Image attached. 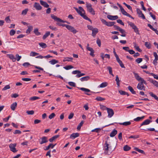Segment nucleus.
<instances>
[{
	"label": "nucleus",
	"mask_w": 158,
	"mask_h": 158,
	"mask_svg": "<svg viewBox=\"0 0 158 158\" xmlns=\"http://www.w3.org/2000/svg\"><path fill=\"white\" fill-rule=\"evenodd\" d=\"M28 29L26 31V33L27 34L30 33L31 32L32 30L33 27L32 26H29L27 27Z\"/></svg>",
	"instance_id": "6ab92c4d"
},
{
	"label": "nucleus",
	"mask_w": 158,
	"mask_h": 158,
	"mask_svg": "<svg viewBox=\"0 0 158 158\" xmlns=\"http://www.w3.org/2000/svg\"><path fill=\"white\" fill-rule=\"evenodd\" d=\"M133 44H134V47L135 49L139 52H141L142 50L139 48V47L137 45L136 43H134Z\"/></svg>",
	"instance_id": "2f4dec72"
},
{
	"label": "nucleus",
	"mask_w": 158,
	"mask_h": 158,
	"mask_svg": "<svg viewBox=\"0 0 158 158\" xmlns=\"http://www.w3.org/2000/svg\"><path fill=\"white\" fill-rule=\"evenodd\" d=\"M51 18L54 20L55 21H56L57 22V23H56V24L59 26H62V24L63 23H64V22H67L66 21H64L62 19H61L57 17V16L54 15L53 14H51Z\"/></svg>",
	"instance_id": "f03ea898"
},
{
	"label": "nucleus",
	"mask_w": 158,
	"mask_h": 158,
	"mask_svg": "<svg viewBox=\"0 0 158 158\" xmlns=\"http://www.w3.org/2000/svg\"><path fill=\"white\" fill-rule=\"evenodd\" d=\"M150 74L153 76L154 77V78L157 80H158V75H156L154 74L153 73H150Z\"/></svg>",
	"instance_id": "052dcab7"
},
{
	"label": "nucleus",
	"mask_w": 158,
	"mask_h": 158,
	"mask_svg": "<svg viewBox=\"0 0 158 158\" xmlns=\"http://www.w3.org/2000/svg\"><path fill=\"white\" fill-rule=\"evenodd\" d=\"M107 69H108L109 73L112 76H114V74L112 73V68L110 66H108Z\"/></svg>",
	"instance_id": "72a5a7b5"
},
{
	"label": "nucleus",
	"mask_w": 158,
	"mask_h": 158,
	"mask_svg": "<svg viewBox=\"0 0 158 158\" xmlns=\"http://www.w3.org/2000/svg\"><path fill=\"white\" fill-rule=\"evenodd\" d=\"M107 18L111 20H115L118 18V16L117 15L112 16L111 15H107Z\"/></svg>",
	"instance_id": "f3484780"
},
{
	"label": "nucleus",
	"mask_w": 158,
	"mask_h": 158,
	"mask_svg": "<svg viewBox=\"0 0 158 158\" xmlns=\"http://www.w3.org/2000/svg\"><path fill=\"white\" fill-rule=\"evenodd\" d=\"M149 94L152 97H153L156 100H157L158 101V97L157 96L154 94L152 92H150L149 93Z\"/></svg>",
	"instance_id": "473e14b6"
},
{
	"label": "nucleus",
	"mask_w": 158,
	"mask_h": 158,
	"mask_svg": "<svg viewBox=\"0 0 158 158\" xmlns=\"http://www.w3.org/2000/svg\"><path fill=\"white\" fill-rule=\"evenodd\" d=\"M39 54L38 53L31 51L30 54V56H36L38 55Z\"/></svg>",
	"instance_id": "c9c22d12"
},
{
	"label": "nucleus",
	"mask_w": 158,
	"mask_h": 158,
	"mask_svg": "<svg viewBox=\"0 0 158 158\" xmlns=\"http://www.w3.org/2000/svg\"><path fill=\"white\" fill-rule=\"evenodd\" d=\"M90 79V77L89 76L82 77L80 79V80L82 81H87Z\"/></svg>",
	"instance_id": "393cba45"
},
{
	"label": "nucleus",
	"mask_w": 158,
	"mask_h": 158,
	"mask_svg": "<svg viewBox=\"0 0 158 158\" xmlns=\"http://www.w3.org/2000/svg\"><path fill=\"white\" fill-rule=\"evenodd\" d=\"M34 7L37 10H40L42 9V7L40 5L39 3L35 2L34 5Z\"/></svg>",
	"instance_id": "4468645a"
},
{
	"label": "nucleus",
	"mask_w": 158,
	"mask_h": 158,
	"mask_svg": "<svg viewBox=\"0 0 158 158\" xmlns=\"http://www.w3.org/2000/svg\"><path fill=\"white\" fill-rule=\"evenodd\" d=\"M10 87L9 85H6L4 88L2 89V90L4 91L7 89H9L10 88Z\"/></svg>",
	"instance_id": "8fccbe9b"
},
{
	"label": "nucleus",
	"mask_w": 158,
	"mask_h": 158,
	"mask_svg": "<svg viewBox=\"0 0 158 158\" xmlns=\"http://www.w3.org/2000/svg\"><path fill=\"white\" fill-rule=\"evenodd\" d=\"M139 138V136L138 135H131L129 137V139L133 138L134 139L138 138Z\"/></svg>",
	"instance_id": "0e129e2a"
},
{
	"label": "nucleus",
	"mask_w": 158,
	"mask_h": 158,
	"mask_svg": "<svg viewBox=\"0 0 158 158\" xmlns=\"http://www.w3.org/2000/svg\"><path fill=\"white\" fill-rule=\"evenodd\" d=\"M110 145L108 143L107 141H105L103 148V150H104V154L105 155L108 154L109 149L110 148Z\"/></svg>",
	"instance_id": "7ed1b4c3"
},
{
	"label": "nucleus",
	"mask_w": 158,
	"mask_h": 158,
	"mask_svg": "<svg viewBox=\"0 0 158 158\" xmlns=\"http://www.w3.org/2000/svg\"><path fill=\"white\" fill-rule=\"evenodd\" d=\"M74 8L77 13L84 19L88 20L90 22H91V20L86 15H85V11L82 7L79 6L78 9L76 7H74Z\"/></svg>",
	"instance_id": "f257e3e1"
},
{
	"label": "nucleus",
	"mask_w": 158,
	"mask_h": 158,
	"mask_svg": "<svg viewBox=\"0 0 158 158\" xmlns=\"http://www.w3.org/2000/svg\"><path fill=\"white\" fill-rule=\"evenodd\" d=\"M16 146V144L11 143L10 144L9 147L10 149V150L13 152L15 153L17 152V150L15 148V147Z\"/></svg>",
	"instance_id": "1a4fd4ad"
},
{
	"label": "nucleus",
	"mask_w": 158,
	"mask_h": 158,
	"mask_svg": "<svg viewBox=\"0 0 158 158\" xmlns=\"http://www.w3.org/2000/svg\"><path fill=\"white\" fill-rule=\"evenodd\" d=\"M28 9H26L25 10H23L21 14L22 15H25L27 13V12L28 11Z\"/></svg>",
	"instance_id": "09e8293b"
},
{
	"label": "nucleus",
	"mask_w": 158,
	"mask_h": 158,
	"mask_svg": "<svg viewBox=\"0 0 158 158\" xmlns=\"http://www.w3.org/2000/svg\"><path fill=\"white\" fill-rule=\"evenodd\" d=\"M142 58H138L135 60V61L138 64L140 63L142 61Z\"/></svg>",
	"instance_id": "13d9d810"
},
{
	"label": "nucleus",
	"mask_w": 158,
	"mask_h": 158,
	"mask_svg": "<svg viewBox=\"0 0 158 158\" xmlns=\"http://www.w3.org/2000/svg\"><path fill=\"white\" fill-rule=\"evenodd\" d=\"M144 116H143L141 117H137V118L134 119V120L135 121H139L143 119L144 118Z\"/></svg>",
	"instance_id": "4c0bfd02"
},
{
	"label": "nucleus",
	"mask_w": 158,
	"mask_h": 158,
	"mask_svg": "<svg viewBox=\"0 0 158 158\" xmlns=\"http://www.w3.org/2000/svg\"><path fill=\"white\" fill-rule=\"evenodd\" d=\"M128 89H129V90H130V91L133 94H136V92L134 90L132 87L130 86H129L128 87Z\"/></svg>",
	"instance_id": "cd10ccee"
},
{
	"label": "nucleus",
	"mask_w": 158,
	"mask_h": 158,
	"mask_svg": "<svg viewBox=\"0 0 158 158\" xmlns=\"http://www.w3.org/2000/svg\"><path fill=\"white\" fill-rule=\"evenodd\" d=\"M52 144L50 143V144L48 146L46 147L45 149H44L45 150H48L50 148H51L52 146Z\"/></svg>",
	"instance_id": "338daca9"
},
{
	"label": "nucleus",
	"mask_w": 158,
	"mask_h": 158,
	"mask_svg": "<svg viewBox=\"0 0 158 158\" xmlns=\"http://www.w3.org/2000/svg\"><path fill=\"white\" fill-rule=\"evenodd\" d=\"M102 23L109 27H111L113 26L114 24L115 23L114 22H107L106 20L103 19H101Z\"/></svg>",
	"instance_id": "0eeeda50"
},
{
	"label": "nucleus",
	"mask_w": 158,
	"mask_h": 158,
	"mask_svg": "<svg viewBox=\"0 0 158 158\" xmlns=\"http://www.w3.org/2000/svg\"><path fill=\"white\" fill-rule=\"evenodd\" d=\"M49 62L52 64H54L58 63V61L55 59H53L49 61Z\"/></svg>",
	"instance_id": "37998d69"
},
{
	"label": "nucleus",
	"mask_w": 158,
	"mask_h": 158,
	"mask_svg": "<svg viewBox=\"0 0 158 158\" xmlns=\"http://www.w3.org/2000/svg\"><path fill=\"white\" fill-rule=\"evenodd\" d=\"M134 75L135 78L138 81H142L145 82V81L140 77L137 73L134 72L133 73Z\"/></svg>",
	"instance_id": "9d476101"
},
{
	"label": "nucleus",
	"mask_w": 158,
	"mask_h": 158,
	"mask_svg": "<svg viewBox=\"0 0 158 158\" xmlns=\"http://www.w3.org/2000/svg\"><path fill=\"white\" fill-rule=\"evenodd\" d=\"M96 100L98 101H101L105 100V99L100 97H98L96 98Z\"/></svg>",
	"instance_id": "3c124183"
},
{
	"label": "nucleus",
	"mask_w": 158,
	"mask_h": 158,
	"mask_svg": "<svg viewBox=\"0 0 158 158\" xmlns=\"http://www.w3.org/2000/svg\"><path fill=\"white\" fill-rule=\"evenodd\" d=\"M117 133V131L115 130L114 129L110 133V136L111 137H114Z\"/></svg>",
	"instance_id": "b1692460"
},
{
	"label": "nucleus",
	"mask_w": 158,
	"mask_h": 158,
	"mask_svg": "<svg viewBox=\"0 0 158 158\" xmlns=\"http://www.w3.org/2000/svg\"><path fill=\"white\" fill-rule=\"evenodd\" d=\"M123 148L124 151H128L131 149V147L127 145H126Z\"/></svg>",
	"instance_id": "c03bdc74"
},
{
	"label": "nucleus",
	"mask_w": 158,
	"mask_h": 158,
	"mask_svg": "<svg viewBox=\"0 0 158 158\" xmlns=\"http://www.w3.org/2000/svg\"><path fill=\"white\" fill-rule=\"evenodd\" d=\"M70 31L72 32L73 34H75L78 32V31L74 27L70 26Z\"/></svg>",
	"instance_id": "5701e85b"
},
{
	"label": "nucleus",
	"mask_w": 158,
	"mask_h": 158,
	"mask_svg": "<svg viewBox=\"0 0 158 158\" xmlns=\"http://www.w3.org/2000/svg\"><path fill=\"white\" fill-rule=\"evenodd\" d=\"M100 106L101 109L103 110H107V108H107L103 105H100Z\"/></svg>",
	"instance_id": "603ef678"
},
{
	"label": "nucleus",
	"mask_w": 158,
	"mask_h": 158,
	"mask_svg": "<svg viewBox=\"0 0 158 158\" xmlns=\"http://www.w3.org/2000/svg\"><path fill=\"white\" fill-rule=\"evenodd\" d=\"M15 56L16 57V60H17L18 61H19L21 58V56H19L18 54H16L15 55Z\"/></svg>",
	"instance_id": "680f3d73"
},
{
	"label": "nucleus",
	"mask_w": 158,
	"mask_h": 158,
	"mask_svg": "<svg viewBox=\"0 0 158 158\" xmlns=\"http://www.w3.org/2000/svg\"><path fill=\"white\" fill-rule=\"evenodd\" d=\"M79 73H80V71L78 70L73 71L72 72V73L73 74H78Z\"/></svg>",
	"instance_id": "e2e57ef3"
},
{
	"label": "nucleus",
	"mask_w": 158,
	"mask_h": 158,
	"mask_svg": "<svg viewBox=\"0 0 158 158\" xmlns=\"http://www.w3.org/2000/svg\"><path fill=\"white\" fill-rule=\"evenodd\" d=\"M7 56H8L10 59L12 60L13 62H15L16 60V59L15 57L12 54H7Z\"/></svg>",
	"instance_id": "4be33fe9"
},
{
	"label": "nucleus",
	"mask_w": 158,
	"mask_h": 158,
	"mask_svg": "<svg viewBox=\"0 0 158 158\" xmlns=\"http://www.w3.org/2000/svg\"><path fill=\"white\" fill-rule=\"evenodd\" d=\"M40 4L45 7L48 8L49 6V5L45 2L40 0Z\"/></svg>",
	"instance_id": "dca6fc26"
},
{
	"label": "nucleus",
	"mask_w": 158,
	"mask_h": 158,
	"mask_svg": "<svg viewBox=\"0 0 158 158\" xmlns=\"http://www.w3.org/2000/svg\"><path fill=\"white\" fill-rule=\"evenodd\" d=\"M153 55L155 57V59L153 63L154 65H156L157 63V61L158 60V56L156 52H153Z\"/></svg>",
	"instance_id": "f8f14e48"
},
{
	"label": "nucleus",
	"mask_w": 158,
	"mask_h": 158,
	"mask_svg": "<svg viewBox=\"0 0 158 158\" xmlns=\"http://www.w3.org/2000/svg\"><path fill=\"white\" fill-rule=\"evenodd\" d=\"M5 20L7 23H10V17L9 16L6 17L5 18Z\"/></svg>",
	"instance_id": "864d4df0"
},
{
	"label": "nucleus",
	"mask_w": 158,
	"mask_h": 158,
	"mask_svg": "<svg viewBox=\"0 0 158 158\" xmlns=\"http://www.w3.org/2000/svg\"><path fill=\"white\" fill-rule=\"evenodd\" d=\"M39 45L42 48H44L47 47L46 44L44 43H39Z\"/></svg>",
	"instance_id": "f704fd0d"
},
{
	"label": "nucleus",
	"mask_w": 158,
	"mask_h": 158,
	"mask_svg": "<svg viewBox=\"0 0 158 158\" xmlns=\"http://www.w3.org/2000/svg\"><path fill=\"white\" fill-rule=\"evenodd\" d=\"M15 31L14 29L11 30L10 32V35L12 36L15 35Z\"/></svg>",
	"instance_id": "6e6d98bb"
},
{
	"label": "nucleus",
	"mask_w": 158,
	"mask_h": 158,
	"mask_svg": "<svg viewBox=\"0 0 158 158\" xmlns=\"http://www.w3.org/2000/svg\"><path fill=\"white\" fill-rule=\"evenodd\" d=\"M128 24L132 27L134 30V31L137 34L139 35V33L138 28L133 23L131 22H128Z\"/></svg>",
	"instance_id": "20e7f679"
},
{
	"label": "nucleus",
	"mask_w": 158,
	"mask_h": 158,
	"mask_svg": "<svg viewBox=\"0 0 158 158\" xmlns=\"http://www.w3.org/2000/svg\"><path fill=\"white\" fill-rule=\"evenodd\" d=\"M84 123V121H81L78 125L77 129L78 130H80L81 127L82 126L83 124Z\"/></svg>",
	"instance_id": "ea45409f"
},
{
	"label": "nucleus",
	"mask_w": 158,
	"mask_h": 158,
	"mask_svg": "<svg viewBox=\"0 0 158 158\" xmlns=\"http://www.w3.org/2000/svg\"><path fill=\"white\" fill-rule=\"evenodd\" d=\"M115 81L116 82V84L117 85L118 87H119L120 86V81L119 80L118 77V75H117L116 77Z\"/></svg>",
	"instance_id": "e433bc0d"
},
{
	"label": "nucleus",
	"mask_w": 158,
	"mask_h": 158,
	"mask_svg": "<svg viewBox=\"0 0 158 158\" xmlns=\"http://www.w3.org/2000/svg\"><path fill=\"white\" fill-rule=\"evenodd\" d=\"M86 7L88 11L93 15L95 14V11L92 7V5L90 4L86 3Z\"/></svg>",
	"instance_id": "39448f33"
},
{
	"label": "nucleus",
	"mask_w": 158,
	"mask_h": 158,
	"mask_svg": "<svg viewBox=\"0 0 158 158\" xmlns=\"http://www.w3.org/2000/svg\"><path fill=\"white\" fill-rule=\"evenodd\" d=\"M34 33L36 35H40L41 33L38 31V29L37 28H35L34 29Z\"/></svg>",
	"instance_id": "c756f323"
},
{
	"label": "nucleus",
	"mask_w": 158,
	"mask_h": 158,
	"mask_svg": "<svg viewBox=\"0 0 158 158\" xmlns=\"http://www.w3.org/2000/svg\"><path fill=\"white\" fill-rule=\"evenodd\" d=\"M145 45L148 49H150L151 48V45L150 43L148 42H145Z\"/></svg>",
	"instance_id": "49530a36"
},
{
	"label": "nucleus",
	"mask_w": 158,
	"mask_h": 158,
	"mask_svg": "<svg viewBox=\"0 0 158 158\" xmlns=\"http://www.w3.org/2000/svg\"><path fill=\"white\" fill-rule=\"evenodd\" d=\"M152 121L150 120L147 119L144 121L141 124V126L144 125L149 124Z\"/></svg>",
	"instance_id": "a211bd4d"
},
{
	"label": "nucleus",
	"mask_w": 158,
	"mask_h": 158,
	"mask_svg": "<svg viewBox=\"0 0 158 158\" xmlns=\"http://www.w3.org/2000/svg\"><path fill=\"white\" fill-rule=\"evenodd\" d=\"M17 106V103L16 102H15L11 104L10 106L11 109L13 111H14L15 108Z\"/></svg>",
	"instance_id": "412c9836"
},
{
	"label": "nucleus",
	"mask_w": 158,
	"mask_h": 158,
	"mask_svg": "<svg viewBox=\"0 0 158 158\" xmlns=\"http://www.w3.org/2000/svg\"><path fill=\"white\" fill-rule=\"evenodd\" d=\"M79 89L81 90L85 91V92H90V90L88 89L85 88H80Z\"/></svg>",
	"instance_id": "a18cd8bd"
},
{
	"label": "nucleus",
	"mask_w": 158,
	"mask_h": 158,
	"mask_svg": "<svg viewBox=\"0 0 158 158\" xmlns=\"http://www.w3.org/2000/svg\"><path fill=\"white\" fill-rule=\"evenodd\" d=\"M79 136V134L77 133H73L70 136V138L72 139H74L77 137H78Z\"/></svg>",
	"instance_id": "aec40b11"
},
{
	"label": "nucleus",
	"mask_w": 158,
	"mask_h": 158,
	"mask_svg": "<svg viewBox=\"0 0 158 158\" xmlns=\"http://www.w3.org/2000/svg\"><path fill=\"white\" fill-rule=\"evenodd\" d=\"M120 125H123L125 126L130 125L131 124V122L130 121L124 122L123 123H118Z\"/></svg>",
	"instance_id": "a878e982"
},
{
	"label": "nucleus",
	"mask_w": 158,
	"mask_h": 158,
	"mask_svg": "<svg viewBox=\"0 0 158 158\" xmlns=\"http://www.w3.org/2000/svg\"><path fill=\"white\" fill-rule=\"evenodd\" d=\"M147 85V83L146 81L145 82L142 81H140V82L139 83L137 86V88L139 90H145V87L144 86L143 84Z\"/></svg>",
	"instance_id": "423d86ee"
},
{
	"label": "nucleus",
	"mask_w": 158,
	"mask_h": 158,
	"mask_svg": "<svg viewBox=\"0 0 158 158\" xmlns=\"http://www.w3.org/2000/svg\"><path fill=\"white\" fill-rule=\"evenodd\" d=\"M97 43L99 47H100L101 45V42L100 40L98 38L97 40Z\"/></svg>",
	"instance_id": "774afa93"
},
{
	"label": "nucleus",
	"mask_w": 158,
	"mask_h": 158,
	"mask_svg": "<svg viewBox=\"0 0 158 158\" xmlns=\"http://www.w3.org/2000/svg\"><path fill=\"white\" fill-rule=\"evenodd\" d=\"M40 98L39 97L36 96H34L30 98L29 100L31 101L35 100L36 99H40Z\"/></svg>",
	"instance_id": "de8ad7c7"
},
{
	"label": "nucleus",
	"mask_w": 158,
	"mask_h": 158,
	"mask_svg": "<svg viewBox=\"0 0 158 158\" xmlns=\"http://www.w3.org/2000/svg\"><path fill=\"white\" fill-rule=\"evenodd\" d=\"M119 31L122 34L121 35V36L125 37L126 36V32L124 30L121 28L120 30H119Z\"/></svg>",
	"instance_id": "bb28decb"
},
{
	"label": "nucleus",
	"mask_w": 158,
	"mask_h": 158,
	"mask_svg": "<svg viewBox=\"0 0 158 158\" xmlns=\"http://www.w3.org/2000/svg\"><path fill=\"white\" fill-rule=\"evenodd\" d=\"M134 149L135 150H136V151H137V152H138L140 153H141L143 154H145V153L144 152V151L143 150L139 149L137 148H134Z\"/></svg>",
	"instance_id": "a19ab883"
},
{
	"label": "nucleus",
	"mask_w": 158,
	"mask_h": 158,
	"mask_svg": "<svg viewBox=\"0 0 158 158\" xmlns=\"http://www.w3.org/2000/svg\"><path fill=\"white\" fill-rule=\"evenodd\" d=\"M50 32L49 31H48L46 32L45 34L43 35V39L45 40L46 38L48 37L50 34Z\"/></svg>",
	"instance_id": "58836bf2"
},
{
	"label": "nucleus",
	"mask_w": 158,
	"mask_h": 158,
	"mask_svg": "<svg viewBox=\"0 0 158 158\" xmlns=\"http://www.w3.org/2000/svg\"><path fill=\"white\" fill-rule=\"evenodd\" d=\"M41 141H40V144H42L44 143H46L48 142V138L47 137L43 136L41 138Z\"/></svg>",
	"instance_id": "ddd939ff"
},
{
	"label": "nucleus",
	"mask_w": 158,
	"mask_h": 158,
	"mask_svg": "<svg viewBox=\"0 0 158 158\" xmlns=\"http://www.w3.org/2000/svg\"><path fill=\"white\" fill-rule=\"evenodd\" d=\"M108 85V83L107 82H103L102 84H101L99 86V88H104L106 86Z\"/></svg>",
	"instance_id": "c85d7f7f"
},
{
	"label": "nucleus",
	"mask_w": 158,
	"mask_h": 158,
	"mask_svg": "<svg viewBox=\"0 0 158 158\" xmlns=\"http://www.w3.org/2000/svg\"><path fill=\"white\" fill-rule=\"evenodd\" d=\"M122 13V14L125 15L127 16V15L128 14L124 10L123 8L122 7L121 9H120Z\"/></svg>",
	"instance_id": "79ce46f5"
},
{
	"label": "nucleus",
	"mask_w": 158,
	"mask_h": 158,
	"mask_svg": "<svg viewBox=\"0 0 158 158\" xmlns=\"http://www.w3.org/2000/svg\"><path fill=\"white\" fill-rule=\"evenodd\" d=\"M89 44H88L87 46V49L88 50L90 51V52H92V51L94 50V49L92 48L89 47Z\"/></svg>",
	"instance_id": "69168bd1"
},
{
	"label": "nucleus",
	"mask_w": 158,
	"mask_h": 158,
	"mask_svg": "<svg viewBox=\"0 0 158 158\" xmlns=\"http://www.w3.org/2000/svg\"><path fill=\"white\" fill-rule=\"evenodd\" d=\"M85 74L84 73H81V72L80 71V73H79V74H77L76 77H80L82 76L85 75Z\"/></svg>",
	"instance_id": "5fc2aeb1"
},
{
	"label": "nucleus",
	"mask_w": 158,
	"mask_h": 158,
	"mask_svg": "<svg viewBox=\"0 0 158 158\" xmlns=\"http://www.w3.org/2000/svg\"><path fill=\"white\" fill-rule=\"evenodd\" d=\"M92 35L94 37H95L96 34L98 32V30L96 28H94V29L92 31Z\"/></svg>",
	"instance_id": "2eb2a0df"
},
{
	"label": "nucleus",
	"mask_w": 158,
	"mask_h": 158,
	"mask_svg": "<svg viewBox=\"0 0 158 158\" xmlns=\"http://www.w3.org/2000/svg\"><path fill=\"white\" fill-rule=\"evenodd\" d=\"M26 113H27L29 115H32L34 113V111L33 110H30V111H27L26 112Z\"/></svg>",
	"instance_id": "bf43d9fd"
},
{
	"label": "nucleus",
	"mask_w": 158,
	"mask_h": 158,
	"mask_svg": "<svg viewBox=\"0 0 158 158\" xmlns=\"http://www.w3.org/2000/svg\"><path fill=\"white\" fill-rule=\"evenodd\" d=\"M59 135H56L53 137H52V138H50L49 139V141L50 142H52L54 140H55L57 138L59 137Z\"/></svg>",
	"instance_id": "7c9ffc66"
},
{
	"label": "nucleus",
	"mask_w": 158,
	"mask_h": 158,
	"mask_svg": "<svg viewBox=\"0 0 158 158\" xmlns=\"http://www.w3.org/2000/svg\"><path fill=\"white\" fill-rule=\"evenodd\" d=\"M55 115H56L54 113H53L49 116L48 118L50 119H52L54 118Z\"/></svg>",
	"instance_id": "4d7b16f0"
},
{
	"label": "nucleus",
	"mask_w": 158,
	"mask_h": 158,
	"mask_svg": "<svg viewBox=\"0 0 158 158\" xmlns=\"http://www.w3.org/2000/svg\"><path fill=\"white\" fill-rule=\"evenodd\" d=\"M136 11L139 17L142 18L143 19H145L144 15L142 13V11L139 9L137 8Z\"/></svg>",
	"instance_id": "9b49d317"
},
{
	"label": "nucleus",
	"mask_w": 158,
	"mask_h": 158,
	"mask_svg": "<svg viewBox=\"0 0 158 158\" xmlns=\"http://www.w3.org/2000/svg\"><path fill=\"white\" fill-rule=\"evenodd\" d=\"M107 110L108 114V117L109 118H111L114 114L113 110L112 109L108 108H107Z\"/></svg>",
	"instance_id": "6e6552de"
}]
</instances>
